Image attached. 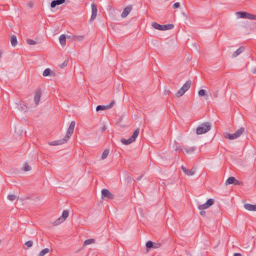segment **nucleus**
Listing matches in <instances>:
<instances>
[{
	"instance_id": "nucleus-1",
	"label": "nucleus",
	"mask_w": 256,
	"mask_h": 256,
	"mask_svg": "<svg viewBox=\"0 0 256 256\" xmlns=\"http://www.w3.org/2000/svg\"><path fill=\"white\" fill-rule=\"evenodd\" d=\"M75 125V122L72 121L67 130L66 136L63 138L50 142L48 144L50 146H58L66 143L73 134Z\"/></svg>"
},
{
	"instance_id": "nucleus-50",
	"label": "nucleus",
	"mask_w": 256,
	"mask_h": 256,
	"mask_svg": "<svg viewBox=\"0 0 256 256\" xmlns=\"http://www.w3.org/2000/svg\"><path fill=\"white\" fill-rule=\"evenodd\" d=\"M141 178H142V176H140V177L138 178H136V180H137L138 181L140 180Z\"/></svg>"
},
{
	"instance_id": "nucleus-14",
	"label": "nucleus",
	"mask_w": 256,
	"mask_h": 256,
	"mask_svg": "<svg viewBox=\"0 0 256 256\" xmlns=\"http://www.w3.org/2000/svg\"><path fill=\"white\" fill-rule=\"evenodd\" d=\"M245 50V48L243 46H240L232 54V58H236L241 53H242Z\"/></svg>"
},
{
	"instance_id": "nucleus-10",
	"label": "nucleus",
	"mask_w": 256,
	"mask_h": 256,
	"mask_svg": "<svg viewBox=\"0 0 256 256\" xmlns=\"http://www.w3.org/2000/svg\"><path fill=\"white\" fill-rule=\"evenodd\" d=\"M65 2V0H54L50 3V7L51 8H54L56 6L64 4Z\"/></svg>"
},
{
	"instance_id": "nucleus-29",
	"label": "nucleus",
	"mask_w": 256,
	"mask_h": 256,
	"mask_svg": "<svg viewBox=\"0 0 256 256\" xmlns=\"http://www.w3.org/2000/svg\"><path fill=\"white\" fill-rule=\"evenodd\" d=\"M152 27H154L155 29H156V30H162V25L160 24H158L156 22H154L152 23Z\"/></svg>"
},
{
	"instance_id": "nucleus-52",
	"label": "nucleus",
	"mask_w": 256,
	"mask_h": 256,
	"mask_svg": "<svg viewBox=\"0 0 256 256\" xmlns=\"http://www.w3.org/2000/svg\"><path fill=\"white\" fill-rule=\"evenodd\" d=\"M256 70H255V71L253 72V73H254V74H255V73H256Z\"/></svg>"
},
{
	"instance_id": "nucleus-40",
	"label": "nucleus",
	"mask_w": 256,
	"mask_h": 256,
	"mask_svg": "<svg viewBox=\"0 0 256 256\" xmlns=\"http://www.w3.org/2000/svg\"><path fill=\"white\" fill-rule=\"evenodd\" d=\"M234 184L236 186H242V185H243V182L241 181H239V180L235 179V182H234Z\"/></svg>"
},
{
	"instance_id": "nucleus-46",
	"label": "nucleus",
	"mask_w": 256,
	"mask_h": 256,
	"mask_svg": "<svg viewBox=\"0 0 256 256\" xmlns=\"http://www.w3.org/2000/svg\"><path fill=\"white\" fill-rule=\"evenodd\" d=\"M28 6L30 8H32L33 6V4L32 2H30L29 3H28Z\"/></svg>"
},
{
	"instance_id": "nucleus-24",
	"label": "nucleus",
	"mask_w": 256,
	"mask_h": 256,
	"mask_svg": "<svg viewBox=\"0 0 256 256\" xmlns=\"http://www.w3.org/2000/svg\"><path fill=\"white\" fill-rule=\"evenodd\" d=\"M140 132L139 128H136L134 130L133 132L132 135L130 136L132 140L134 142L136 140V138L138 137Z\"/></svg>"
},
{
	"instance_id": "nucleus-36",
	"label": "nucleus",
	"mask_w": 256,
	"mask_h": 256,
	"mask_svg": "<svg viewBox=\"0 0 256 256\" xmlns=\"http://www.w3.org/2000/svg\"><path fill=\"white\" fill-rule=\"evenodd\" d=\"M26 42L28 44L30 45H34L36 44V42L32 39H27L26 40Z\"/></svg>"
},
{
	"instance_id": "nucleus-42",
	"label": "nucleus",
	"mask_w": 256,
	"mask_h": 256,
	"mask_svg": "<svg viewBox=\"0 0 256 256\" xmlns=\"http://www.w3.org/2000/svg\"><path fill=\"white\" fill-rule=\"evenodd\" d=\"M180 4L178 2L174 3L172 6L173 8L174 9L180 8Z\"/></svg>"
},
{
	"instance_id": "nucleus-27",
	"label": "nucleus",
	"mask_w": 256,
	"mask_h": 256,
	"mask_svg": "<svg viewBox=\"0 0 256 256\" xmlns=\"http://www.w3.org/2000/svg\"><path fill=\"white\" fill-rule=\"evenodd\" d=\"M18 108L21 111L25 112L27 110V106L26 105L20 102L18 104Z\"/></svg>"
},
{
	"instance_id": "nucleus-5",
	"label": "nucleus",
	"mask_w": 256,
	"mask_h": 256,
	"mask_svg": "<svg viewBox=\"0 0 256 256\" xmlns=\"http://www.w3.org/2000/svg\"><path fill=\"white\" fill-rule=\"evenodd\" d=\"M102 198H106L108 200L114 198V195L112 194L108 189H102Z\"/></svg>"
},
{
	"instance_id": "nucleus-20",
	"label": "nucleus",
	"mask_w": 256,
	"mask_h": 256,
	"mask_svg": "<svg viewBox=\"0 0 256 256\" xmlns=\"http://www.w3.org/2000/svg\"><path fill=\"white\" fill-rule=\"evenodd\" d=\"M10 40L11 44L12 46H16L18 41H17L16 37L15 35L12 36L10 37Z\"/></svg>"
},
{
	"instance_id": "nucleus-45",
	"label": "nucleus",
	"mask_w": 256,
	"mask_h": 256,
	"mask_svg": "<svg viewBox=\"0 0 256 256\" xmlns=\"http://www.w3.org/2000/svg\"><path fill=\"white\" fill-rule=\"evenodd\" d=\"M200 214L201 216H206V212L204 210H201L200 211Z\"/></svg>"
},
{
	"instance_id": "nucleus-7",
	"label": "nucleus",
	"mask_w": 256,
	"mask_h": 256,
	"mask_svg": "<svg viewBox=\"0 0 256 256\" xmlns=\"http://www.w3.org/2000/svg\"><path fill=\"white\" fill-rule=\"evenodd\" d=\"M92 7V15L91 18L90 20V22L91 23L96 17L97 16V6L94 4L92 3L91 5Z\"/></svg>"
},
{
	"instance_id": "nucleus-17",
	"label": "nucleus",
	"mask_w": 256,
	"mask_h": 256,
	"mask_svg": "<svg viewBox=\"0 0 256 256\" xmlns=\"http://www.w3.org/2000/svg\"><path fill=\"white\" fill-rule=\"evenodd\" d=\"M120 141H121V142H122V144H125V145L130 144L131 143H132V142H134L130 137L129 138L127 139V140L122 138L121 139Z\"/></svg>"
},
{
	"instance_id": "nucleus-16",
	"label": "nucleus",
	"mask_w": 256,
	"mask_h": 256,
	"mask_svg": "<svg viewBox=\"0 0 256 256\" xmlns=\"http://www.w3.org/2000/svg\"><path fill=\"white\" fill-rule=\"evenodd\" d=\"M68 38H70L74 40H82L84 38V36H68Z\"/></svg>"
},
{
	"instance_id": "nucleus-19",
	"label": "nucleus",
	"mask_w": 256,
	"mask_h": 256,
	"mask_svg": "<svg viewBox=\"0 0 256 256\" xmlns=\"http://www.w3.org/2000/svg\"><path fill=\"white\" fill-rule=\"evenodd\" d=\"M60 42L61 45L64 46L66 44V36L64 34H62L59 38Z\"/></svg>"
},
{
	"instance_id": "nucleus-3",
	"label": "nucleus",
	"mask_w": 256,
	"mask_h": 256,
	"mask_svg": "<svg viewBox=\"0 0 256 256\" xmlns=\"http://www.w3.org/2000/svg\"><path fill=\"white\" fill-rule=\"evenodd\" d=\"M192 82L190 80H187L180 90L176 94V96L180 98L182 96L190 87Z\"/></svg>"
},
{
	"instance_id": "nucleus-12",
	"label": "nucleus",
	"mask_w": 256,
	"mask_h": 256,
	"mask_svg": "<svg viewBox=\"0 0 256 256\" xmlns=\"http://www.w3.org/2000/svg\"><path fill=\"white\" fill-rule=\"evenodd\" d=\"M196 148L195 146H192L189 148L184 147V151H182V152L184 154H190L194 152Z\"/></svg>"
},
{
	"instance_id": "nucleus-8",
	"label": "nucleus",
	"mask_w": 256,
	"mask_h": 256,
	"mask_svg": "<svg viewBox=\"0 0 256 256\" xmlns=\"http://www.w3.org/2000/svg\"><path fill=\"white\" fill-rule=\"evenodd\" d=\"M182 170L183 172L188 176H191L194 174L196 172V168L193 167L191 170H188L186 167L184 166H182Z\"/></svg>"
},
{
	"instance_id": "nucleus-18",
	"label": "nucleus",
	"mask_w": 256,
	"mask_h": 256,
	"mask_svg": "<svg viewBox=\"0 0 256 256\" xmlns=\"http://www.w3.org/2000/svg\"><path fill=\"white\" fill-rule=\"evenodd\" d=\"M174 24H167L162 25V30H171L174 28Z\"/></svg>"
},
{
	"instance_id": "nucleus-9",
	"label": "nucleus",
	"mask_w": 256,
	"mask_h": 256,
	"mask_svg": "<svg viewBox=\"0 0 256 256\" xmlns=\"http://www.w3.org/2000/svg\"><path fill=\"white\" fill-rule=\"evenodd\" d=\"M132 8L131 6H126V8H124L123 10V12H122L121 16L122 18H126L128 16V15L129 14L130 12L131 11Z\"/></svg>"
},
{
	"instance_id": "nucleus-26",
	"label": "nucleus",
	"mask_w": 256,
	"mask_h": 256,
	"mask_svg": "<svg viewBox=\"0 0 256 256\" xmlns=\"http://www.w3.org/2000/svg\"><path fill=\"white\" fill-rule=\"evenodd\" d=\"M247 13L245 12H236V14L238 17L240 18H247Z\"/></svg>"
},
{
	"instance_id": "nucleus-25",
	"label": "nucleus",
	"mask_w": 256,
	"mask_h": 256,
	"mask_svg": "<svg viewBox=\"0 0 256 256\" xmlns=\"http://www.w3.org/2000/svg\"><path fill=\"white\" fill-rule=\"evenodd\" d=\"M224 137H225V138H228L230 140H234V139H236L237 138L236 136V134L234 133L232 134L226 133Z\"/></svg>"
},
{
	"instance_id": "nucleus-44",
	"label": "nucleus",
	"mask_w": 256,
	"mask_h": 256,
	"mask_svg": "<svg viewBox=\"0 0 256 256\" xmlns=\"http://www.w3.org/2000/svg\"><path fill=\"white\" fill-rule=\"evenodd\" d=\"M114 104V102L113 101V102H111L108 105H107L106 107H107L108 109L112 108V106H113Z\"/></svg>"
},
{
	"instance_id": "nucleus-41",
	"label": "nucleus",
	"mask_w": 256,
	"mask_h": 256,
	"mask_svg": "<svg viewBox=\"0 0 256 256\" xmlns=\"http://www.w3.org/2000/svg\"><path fill=\"white\" fill-rule=\"evenodd\" d=\"M161 246V244L160 243H156V242H154V248H160Z\"/></svg>"
},
{
	"instance_id": "nucleus-38",
	"label": "nucleus",
	"mask_w": 256,
	"mask_h": 256,
	"mask_svg": "<svg viewBox=\"0 0 256 256\" xmlns=\"http://www.w3.org/2000/svg\"><path fill=\"white\" fill-rule=\"evenodd\" d=\"M68 63V59H66L59 66L60 68H63L67 66Z\"/></svg>"
},
{
	"instance_id": "nucleus-11",
	"label": "nucleus",
	"mask_w": 256,
	"mask_h": 256,
	"mask_svg": "<svg viewBox=\"0 0 256 256\" xmlns=\"http://www.w3.org/2000/svg\"><path fill=\"white\" fill-rule=\"evenodd\" d=\"M41 97V91L38 90L36 92L35 96L34 97V101L36 105H38L40 102Z\"/></svg>"
},
{
	"instance_id": "nucleus-2",
	"label": "nucleus",
	"mask_w": 256,
	"mask_h": 256,
	"mask_svg": "<svg viewBox=\"0 0 256 256\" xmlns=\"http://www.w3.org/2000/svg\"><path fill=\"white\" fill-rule=\"evenodd\" d=\"M211 128V126L208 122H205L196 128V134H202L208 132Z\"/></svg>"
},
{
	"instance_id": "nucleus-31",
	"label": "nucleus",
	"mask_w": 256,
	"mask_h": 256,
	"mask_svg": "<svg viewBox=\"0 0 256 256\" xmlns=\"http://www.w3.org/2000/svg\"><path fill=\"white\" fill-rule=\"evenodd\" d=\"M106 109H108V108L106 107V106H104L98 105L96 108V112H98V111H100V110H105Z\"/></svg>"
},
{
	"instance_id": "nucleus-32",
	"label": "nucleus",
	"mask_w": 256,
	"mask_h": 256,
	"mask_svg": "<svg viewBox=\"0 0 256 256\" xmlns=\"http://www.w3.org/2000/svg\"><path fill=\"white\" fill-rule=\"evenodd\" d=\"M154 242H152L149 240L146 243V246L148 249H150L151 248H154Z\"/></svg>"
},
{
	"instance_id": "nucleus-13",
	"label": "nucleus",
	"mask_w": 256,
	"mask_h": 256,
	"mask_svg": "<svg viewBox=\"0 0 256 256\" xmlns=\"http://www.w3.org/2000/svg\"><path fill=\"white\" fill-rule=\"evenodd\" d=\"M244 208L249 211H256V204H245Z\"/></svg>"
},
{
	"instance_id": "nucleus-15",
	"label": "nucleus",
	"mask_w": 256,
	"mask_h": 256,
	"mask_svg": "<svg viewBox=\"0 0 256 256\" xmlns=\"http://www.w3.org/2000/svg\"><path fill=\"white\" fill-rule=\"evenodd\" d=\"M198 96L200 97H204L205 100H208V94L205 90L201 89L198 92Z\"/></svg>"
},
{
	"instance_id": "nucleus-51",
	"label": "nucleus",
	"mask_w": 256,
	"mask_h": 256,
	"mask_svg": "<svg viewBox=\"0 0 256 256\" xmlns=\"http://www.w3.org/2000/svg\"><path fill=\"white\" fill-rule=\"evenodd\" d=\"M256 70H255V71L253 72V73H254V74H255V73H256Z\"/></svg>"
},
{
	"instance_id": "nucleus-34",
	"label": "nucleus",
	"mask_w": 256,
	"mask_h": 256,
	"mask_svg": "<svg viewBox=\"0 0 256 256\" xmlns=\"http://www.w3.org/2000/svg\"><path fill=\"white\" fill-rule=\"evenodd\" d=\"M33 244V242L32 240H28L25 242L24 245H26L27 246L26 248H29L30 247L32 246Z\"/></svg>"
},
{
	"instance_id": "nucleus-43",
	"label": "nucleus",
	"mask_w": 256,
	"mask_h": 256,
	"mask_svg": "<svg viewBox=\"0 0 256 256\" xmlns=\"http://www.w3.org/2000/svg\"><path fill=\"white\" fill-rule=\"evenodd\" d=\"M176 152H182V151H184V148H182L181 146H178L176 150Z\"/></svg>"
},
{
	"instance_id": "nucleus-39",
	"label": "nucleus",
	"mask_w": 256,
	"mask_h": 256,
	"mask_svg": "<svg viewBox=\"0 0 256 256\" xmlns=\"http://www.w3.org/2000/svg\"><path fill=\"white\" fill-rule=\"evenodd\" d=\"M31 170V167L28 165V164H26L24 168H23V170H24V171H29Z\"/></svg>"
},
{
	"instance_id": "nucleus-23",
	"label": "nucleus",
	"mask_w": 256,
	"mask_h": 256,
	"mask_svg": "<svg viewBox=\"0 0 256 256\" xmlns=\"http://www.w3.org/2000/svg\"><path fill=\"white\" fill-rule=\"evenodd\" d=\"M43 76H48L54 75V72L50 70L48 68H46L43 72L42 74Z\"/></svg>"
},
{
	"instance_id": "nucleus-28",
	"label": "nucleus",
	"mask_w": 256,
	"mask_h": 256,
	"mask_svg": "<svg viewBox=\"0 0 256 256\" xmlns=\"http://www.w3.org/2000/svg\"><path fill=\"white\" fill-rule=\"evenodd\" d=\"M109 152H110L109 150H108V149L104 150L102 154L101 158L102 160L106 159L108 157V156L109 154Z\"/></svg>"
},
{
	"instance_id": "nucleus-22",
	"label": "nucleus",
	"mask_w": 256,
	"mask_h": 256,
	"mask_svg": "<svg viewBox=\"0 0 256 256\" xmlns=\"http://www.w3.org/2000/svg\"><path fill=\"white\" fill-rule=\"evenodd\" d=\"M236 178L234 176L229 177L226 182V185L228 186L231 184H234Z\"/></svg>"
},
{
	"instance_id": "nucleus-4",
	"label": "nucleus",
	"mask_w": 256,
	"mask_h": 256,
	"mask_svg": "<svg viewBox=\"0 0 256 256\" xmlns=\"http://www.w3.org/2000/svg\"><path fill=\"white\" fill-rule=\"evenodd\" d=\"M69 212L68 210H64L62 212V215L60 218L57 219L55 222H54L53 224L54 226H57L61 222H64L68 216Z\"/></svg>"
},
{
	"instance_id": "nucleus-33",
	"label": "nucleus",
	"mask_w": 256,
	"mask_h": 256,
	"mask_svg": "<svg viewBox=\"0 0 256 256\" xmlns=\"http://www.w3.org/2000/svg\"><path fill=\"white\" fill-rule=\"evenodd\" d=\"M94 240L93 239V238H90V239H88V240H86L84 242V244L85 246H86V245H88V244H91L92 243H94Z\"/></svg>"
},
{
	"instance_id": "nucleus-21",
	"label": "nucleus",
	"mask_w": 256,
	"mask_h": 256,
	"mask_svg": "<svg viewBox=\"0 0 256 256\" xmlns=\"http://www.w3.org/2000/svg\"><path fill=\"white\" fill-rule=\"evenodd\" d=\"M245 128L244 127H241L239 129H238L236 132L234 133L236 134V138L240 137L244 132Z\"/></svg>"
},
{
	"instance_id": "nucleus-48",
	"label": "nucleus",
	"mask_w": 256,
	"mask_h": 256,
	"mask_svg": "<svg viewBox=\"0 0 256 256\" xmlns=\"http://www.w3.org/2000/svg\"><path fill=\"white\" fill-rule=\"evenodd\" d=\"M218 91H216L214 94V96L215 97V98H216L218 96Z\"/></svg>"
},
{
	"instance_id": "nucleus-49",
	"label": "nucleus",
	"mask_w": 256,
	"mask_h": 256,
	"mask_svg": "<svg viewBox=\"0 0 256 256\" xmlns=\"http://www.w3.org/2000/svg\"><path fill=\"white\" fill-rule=\"evenodd\" d=\"M234 256H242V254L240 253H234Z\"/></svg>"
},
{
	"instance_id": "nucleus-37",
	"label": "nucleus",
	"mask_w": 256,
	"mask_h": 256,
	"mask_svg": "<svg viewBox=\"0 0 256 256\" xmlns=\"http://www.w3.org/2000/svg\"><path fill=\"white\" fill-rule=\"evenodd\" d=\"M16 197L14 194H9L8 196V198L10 201H14L16 199Z\"/></svg>"
},
{
	"instance_id": "nucleus-35",
	"label": "nucleus",
	"mask_w": 256,
	"mask_h": 256,
	"mask_svg": "<svg viewBox=\"0 0 256 256\" xmlns=\"http://www.w3.org/2000/svg\"><path fill=\"white\" fill-rule=\"evenodd\" d=\"M250 20H256V15L252 14L250 13H247V18Z\"/></svg>"
},
{
	"instance_id": "nucleus-47",
	"label": "nucleus",
	"mask_w": 256,
	"mask_h": 256,
	"mask_svg": "<svg viewBox=\"0 0 256 256\" xmlns=\"http://www.w3.org/2000/svg\"><path fill=\"white\" fill-rule=\"evenodd\" d=\"M106 128L105 125H104V126L102 128V132H104L106 130Z\"/></svg>"
},
{
	"instance_id": "nucleus-6",
	"label": "nucleus",
	"mask_w": 256,
	"mask_h": 256,
	"mask_svg": "<svg viewBox=\"0 0 256 256\" xmlns=\"http://www.w3.org/2000/svg\"><path fill=\"white\" fill-rule=\"evenodd\" d=\"M214 200L212 198H210L206 202L204 203V204L200 205L198 206V208L200 210H204L212 206L214 204Z\"/></svg>"
},
{
	"instance_id": "nucleus-30",
	"label": "nucleus",
	"mask_w": 256,
	"mask_h": 256,
	"mask_svg": "<svg viewBox=\"0 0 256 256\" xmlns=\"http://www.w3.org/2000/svg\"><path fill=\"white\" fill-rule=\"evenodd\" d=\"M50 252V250L48 248H45L42 250L38 254L37 256H44L46 254Z\"/></svg>"
}]
</instances>
